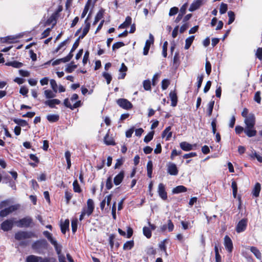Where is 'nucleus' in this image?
<instances>
[{"instance_id":"obj_1","label":"nucleus","mask_w":262,"mask_h":262,"mask_svg":"<svg viewBox=\"0 0 262 262\" xmlns=\"http://www.w3.org/2000/svg\"><path fill=\"white\" fill-rule=\"evenodd\" d=\"M95 208L94 201L92 199H89L86 202V206L83 208L79 220H82L85 216H90L94 211Z\"/></svg>"},{"instance_id":"obj_2","label":"nucleus","mask_w":262,"mask_h":262,"mask_svg":"<svg viewBox=\"0 0 262 262\" xmlns=\"http://www.w3.org/2000/svg\"><path fill=\"white\" fill-rule=\"evenodd\" d=\"M33 237H36V235L34 233L31 231H20L16 232L15 234V238L17 241H22Z\"/></svg>"},{"instance_id":"obj_3","label":"nucleus","mask_w":262,"mask_h":262,"mask_svg":"<svg viewBox=\"0 0 262 262\" xmlns=\"http://www.w3.org/2000/svg\"><path fill=\"white\" fill-rule=\"evenodd\" d=\"M32 220L29 217H26L15 222L16 225L19 228L28 227L32 223Z\"/></svg>"},{"instance_id":"obj_4","label":"nucleus","mask_w":262,"mask_h":262,"mask_svg":"<svg viewBox=\"0 0 262 262\" xmlns=\"http://www.w3.org/2000/svg\"><path fill=\"white\" fill-rule=\"evenodd\" d=\"M244 123L246 124V127L248 128H254L255 124V117L253 114H249L247 117L244 120Z\"/></svg>"},{"instance_id":"obj_5","label":"nucleus","mask_w":262,"mask_h":262,"mask_svg":"<svg viewBox=\"0 0 262 262\" xmlns=\"http://www.w3.org/2000/svg\"><path fill=\"white\" fill-rule=\"evenodd\" d=\"M18 208L17 205H12L8 206L0 211V216L5 217L10 213L13 212Z\"/></svg>"},{"instance_id":"obj_6","label":"nucleus","mask_w":262,"mask_h":262,"mask_svg":"<svg viewBox=\"0 0 262 262\" xmlns=\"http://www.w3.org/2000/svg\"><path fill=\"white\" fill-rule=\"evenodd\" d=\"M117 103L120 107L125 110H129L133 107L132 104L126 99H119Z\"/></svg>"},{"instance_id":"obj_7","label":"nucleus","mask_w":262,"mask_h":262,"mask_svg":"<svg viewBox=\"0 0 262 262\" xmlns=\"http://www.w3.org/2000/svg\"><path fill=\"white\" fill-rule=\"evenodd\" d=\"M14 223L13 219L7 220L3 222L1 224V229L4 231L11 230Z\"/></svg>"},{"instance_id":"obj_8","label":"nucleus","mask_w":262,"mask_h":262,"mask_svg":"<svg viewBox=\"0 0 262 262\" xmlns=\"http://www.w3.org/2000/svg\"><path fill=\"white\" fill-rule=\"evenodd\" d=\"M154 37L151 34H149V38L146 41L145 46L143 49V55H147L151 45L154 43Z\"/></svg>"},{"instance_id":"obj_9","label":"nucleus","mask_w":262,"mask_h":262,"mask_svg":"<svg viewBox=\"0 0 262 262\" xmlns=\"http://www.w3.org/2000/svg\"><path fill=\"white\" fill-rule=\"evenodd\" d=\"M158 193L160 197L165 200L167 198V192L165 191V186L163 183H160L158 187Z\"/></svg>"},{"instance_id":"obj_10","label":"nucleus","mask_w":262,"mask_h":262,"mask_svg":"<svg viewBox=\"0 0 262 262\" xmlns=\"http://www.w3.org/2000/svg\"><path fill=\"white\" fill-rule=\"evenodd\" d=\"M247 225V220L243 219L241 220L237 224L236 227V231L237 233L242 232L246 228Z\"/></svg>"},{"instance_id":"obj_11","label":"nucleus","mask_w":262,"mask_h":262,"mask_svg":"<svg viewBox=\"0 0 262 262\" xmlns=\"http://www.w3.org/2000/svg\"><path fill=\"white\" fill-rule=\"evenodd\" d=\"M224 244L227 251L231 253L233 249V244L231 238L228 235L224 237Z\"/></svg>"},{"instance_id":"obj_12","label":"nucleus","mask_w":262,"mask_h":262,"mask_svg":"<svg viewBox=\"0 0 262 262\" xmlns=\"http://www.w3.org/2000/svg\"><path fill=\"white\" fill-rule=\"evenodd\" d=\"M167 172L170 175L176 176L178 173L177 166L173 163H169L167 164Z\"/></svg>"},{"instance_id":"obj_13","label":"nucleus","mask_w":262,"mask_h":262,"mask_svg":"<svg viewBox=\"0 0 262 262\" xmlns=\"http://www.w3.org/2000/svg\"><path fill=\"white\" fill-rule=\"evenodd\" d=\"M47 245V243L46 240H38L32 244V248L34 250H38L41 248L46 247Z\"/></svg>"},{"instance_id":"obj_14","label":"nucleus","mask_w":262,"mask_h":262,"mask_svg":"<svg viewBox=\"0 0 262 262\" xmlns=\"http://www.w3.org/2000/svg\"><path fill=\"white\" fill-rule=\"evenodd\" d=\"M180 146L184 151H189L193 149L195 145H192L187 142H182L180 144Z\"/></svg>"},{"instance_id":"obj_15","label":"nucleus","mask_w":262,"mask_h":262,"mask_svg":"<svg viewBox=\"0 0 262 262\" xmlns=\"http://www.w3.org/2000/svg\"><path fill=\"white\" fill-rule=\"evenodd\" d=\"M169 97L171 101V105L172 106H176L178 102V97L175 91H171L169 93Z\"/></svg>"},{"instance_id":"obj_16","label":"nucleus","mask_w":262,"mask_h":262,"mask_svg":"<svg viewBox=\"0 0 262 262\" xmlns=\"http://www.w3.org/2000/svg\"><path fill=\"white\" fill-rule=\"evenodd\" d=\"M202 0H196L190 5L189 11L192 12L198 9L202 5Z\"/></svg>"},{"instance_id":"obj_17","label":"nucleus","mask_w":262,"mask_h":262,"mask_svg":"<svg viewBox=\"0 0 262 262\" xmlns=\"http://www.w3.org/2000/svg\"><path fill=\"white\" fill-rule=\"evenodd\" d=\"M90 16V14L88 15L86 19L85 20V26L82 30V33L81 35V38H83L84 36L86 35V34L88 33L90 28V23L88 21Z\"/></svg>"},{"instance_id":"obj_18","label":"nucleus","mask_w":262,"mask_h":262,"mask_svg":"<svg viewBox=\"0 0 262 262\" xmlns=\"http://www.w3.org/2000/svg\"><path fill=\"white\" fill-rule=\"evenodd\" d=\"M80 101H78L74 103V104L72 105L69 101V100L67 98L64 99V104L67 107L70 108L71 109L73 110L75 108L78 107L80 106Z\"/></svg>"},{"instance_id":"obj_19","label":"nucleus","mask_w":262,"mask_h":262,"mask_svg":"<svg viewBox=\"0 0 262 262\" xmlns=\"http://www.w3.org/2000/svg\"><path fill=\"white\" fill-rule=\"evenodd\" d=\"M60 103V101L57 99H53L47 100L45 102V104L48 105L51 108L55 107V105L59 104Z\"/></svg>"},{"instance_id":"obj_20","label":"nucleus","mask_w":262,"mask_h":262,"mask_svg":"<svg viewBox=\"0 0 262 262\" xmlns=\"http://www.w3.org/2000/svg\"><path fill=\"white\" fill-rule=\"evenodd\" d=\"M124 178V172L121 171L119 173H118L114 179V184L116 185H119L121 182L122 181Z\"/></svg>"},{"instance_id":"obj_21","label":"nucleus","mask_w":262,"mask_h":262,"mask_svg":"<svg viewBox=\"0 0 262 262\" xmlns=\"http://www.w3.org/2000/svg\"><path fill=\"white\" fill-rule=\"evenodd\" d=\"M70 222L69 220H66L60 224V228L61 232L65 234L67 230L69 229Z\"/></svg>"},{"instance_id":"obj_22","label":"nucleus","mask_w":262,"mask_h":262,"mask_svg":"<svg viewBox=\"0 0 262 262\" xmlns=\"http://www.w3.org/2000/svg\"><path fill=\"white\" fill-rule=\"evenodd\" d=\"M171 130V127L168 126L166 127L162 133V137H166V140L168 141L172 136V132Z\"/></svg>"},{"instance_id":"obj_23","label":"nucleus","mask_w":262,"mask_h":262,"mask_svg":"<svg viewBox=\"0 0 262 262\" xmlns=\"http://www.w3.org/2000/svg\"><path fill=\"white\" fill-rule=\"evenodd\" d=\"M244 132L249 137H254L256 135V130L254 128H248L246 127L244 129Z\"/></svg>"},{"instance_id":"obj_24","label":"nucleus","mask_w":262,"mask_h":262,"mask_svg":"<svg viewBox=\"0 0 262 262\" xmlns=\"http://www.w3.org/2000/svg\"><path fill=\"white\" fill-rule=\"evenodd\" d=\"M127 70V67L125 65L124 63L121 64V68L119 69V71L121 74L119 75L118 78L119 79H123L126 75V72Z\"/></svg>"},{"instance_id":"obj_25","label":"nucleus","mask_w":262,"mask_h":262,"mask_svg":"<svg viewBox=\"0 0 262 262\" xmlns=\"http://www.w3.org/2000/svg\"><path fill=\"white\" fill-rule=\"evenodd\" d=\"M261 189V185L259 183H256L253 189L252 194L255 197H258Z\"/></svg>"},{"instance_id":"obj_26","label":"nucleus","mask_w":262,"mask_h":262,"mask_svg":"<svg viewBox=\"0 0 262 262\" xmlns=\"http://www.w3.org/2000/svg\"><path fill=\"white\" fill-rule=\"evenodd\" d=\"M132 23V18L130 16H127L125 21L121 24L119 26V29H124L129 26Z\"/></svg>"},{"instance_id":"obj_27","label":"nucleus","mask_w":262,"mask_h":262,"mask_svg":"<svg viewBox=\"0 0 262 262\" xmlns=\"http://www.w3.org/2000/svg\"><path fill=\"white\" fill-rule=\"evenodd\" d=\"M56 93L50 90H46L44 91V95L47 99L53 98L56 96Z\"/></svg>"},{"instance_id":"obj_28","label":"nucleus","mask_w":262,"mask_h":262,"mask_svg":"<svg viewBox=\"0 0 262 262\" xmlns=\"http://www.w3.org/2000/svg\"><path fill=\"white\" fill-rule=\"evenodd\" d=\"M41 257L31 255L28 256L26 258V262H39Z\"/></svg>"},{"instance_id":"obj_29","label":"nucleus","mask_w":262,"mask_h":262,"mask_svg":"<svg viewBox=\"0 0 262 262\" xmlns=\"http://www.w3.org/2000/svg\"><path fill=\"white\" fill-rule=\"evenodd\" d=\"M187 191V188L182 185L178 186L175 188H174L172 190V192L173 193H179L181 192H184Z\"/></svg>"},{"instance_id":"obj_30","label":"nucleus","mask_w":262,"mask_h":262,"mask_svg":"<svg viewBox=\"0 0 262 262\" xmlns=\"http://www.w3.org/2000/svg\"><path fill=\"white\" fill-rule=\"evenodd\" d=\"M104 143L107 145L115 144V141L113 138L111 137H110L108 134H106L104 137Z\"/></svg>"},{"instance_id":"obj_31","label":"nucleus","mask_w":262,"mask_h":262,"mask_svg":"<svg viewBox=\"0 0 262 262\" xmlns=\"http://www.w3.org/2000/svg\"><path fill=\"white\" fill-rule=\"evenodd\" d=\"M194 39V36H191L187 38L185 40V49L186 50L188 49L191 45Z\"/></svg>"},{"instance_id":"obj_32","label":"nucleus","mask_w":262,"mask_h":262,"mask_svg":"<svg viewBox=\"0 0 262 262\" xmlns=\"http://www.w3.org/2000/svg\"><path fill=\"white\" fill-rule=\"evenodd\" d=\"M147 176L149 178L152 177V163L151 161H149L147 163Z\"/></svg>"},{"instance_id":"obj_33","label":"nucleus","mask_w":262,"mask_h":262,"mask_svg":"<svg viewBox=\"0 0 262 262\" xmlns=\"http://www.w3.org/2000/svg\"><path fill=\"white\" fill-rule=\"evenodd\" d=\"M250 251L254 254L257 259H261V253L256 247H251L250 248Z\"/></svg>"},{"instance_id":"obj_34","label":"nucleus","mask_w":262,"mask_h":262,"mask_svg":"<svg viewBox=\"0 0 262 262\" xmlns=\"http://www.w3.org/2000/svg\"><path fill=\"white\" fill-rule=\"evenodd\" d=\"M7 66H11L15 68H19L23 66V63L16 61H10L6 63Z\"/></svg>"},{"instance_id":"obj_35","label":"nucleus","mask_w":262,"mask_h":262,"mask_svg":"<svg viewBox=\"0 0 262 262\" xmlns=\"http://www.w3.org/2000/svg\"><path fill=\"white\" fill-rule=\"evenodd\" d=\"M134 245V242L133 241H129L126 242L124 244L123 249L124 250H128L131 249Z\"/></svg>"},{"instance_id":"obj_36","label":"nucleus","mask_w":262,"mask_h":262,"mask_svg":"<svg viewBox=\"0 0 262 262\" xmlns=\"http://www.w3.org/2000/svg\"><path fill=\"white\" fill-rule=\"evenodd\" d=\"M143 234L147 238H149L151 236V231L149 227H144L143 228Z\"/></svg>"},{"instance_id":"obj_37","label":"nucleus","mask_w":262,"mask_h":262,"mask_svg":"<svg viewBox=\"0 0 262 262\" xmlns=\"http://www.w3.org/2000/svg\"><path fill=\"white\" fill-rule=\"evenodd\" d=\"M43 234L48 238V239L50 242L51 244L53 243H55V241L56 240L52 237V234L50 233L49 231H43Z\"/></svg>"},{"instance_id":"obj_38","label":"nucleus","mask_w":262,"mask_h":262,"mask_svg":"<svg viewBox=\"0 0 262 262\" xmlns=\"http://www.w3.org/2000/svg\"><path fill=\"white\" fill-rule=\"evenodd\" d=\"M52 244L54 246L55 250L56 251V253L58 255H59L60 254H62L61 250H62V246L61 245H59L57 243V241H55V243H53Z\"/></svg>"},{"instance_id":"obj_39","label":"nucleus","mask_w":262,"mask_h":262,"mask_svg":"<svg viewBox=\"0 0 262 262\" xmlns=\"http://www.w3.org/2000/svg\"><path fill=\"white\" fill-rule=\"evenodd\" d=\"M47 118L49 121L54 122L59 119V116L57 115H49L47 116Z\"/></svg>"},{"instance_id":"obj_40","label":"nucleus","mask_w":262,"mask_h":262,"mask_svg":"<svg viewBox=\"0 0 262 262\" xmlns=\"http://www.w3.org/2000/svg\"><path fill=\"white\" fill-rule=\"evenodd\" d=\"M214 104V101H210L208 104L207 113L209 116H210L212 113V110Z\"/></svg>"},{"instance_id":"obj_41","label":"nucleus","mask_w":262,"mask_h":262,"mask_svg":"<svg viewBox=\"0 0 262 262\" xmlns=\"http://www.w3.org/2000/svg\"><path fill=\"white\" fill-rule=\"evenodd\" d=\"M14 122L21 126H25L28 125L27 122L25 120L20 119H14Z\"/></svg>"},{"instance_id":"obj_42","label":"nucleus","mask_w":262,"mask_h":262,"mask_svg":"<svg viewBox=\"0 0 262 262\" xmlns=\"http://www.w3.org/2000/svg\"><path fill=\"white\" fill-rule=\"evenodd\" d=\"M154 132H150L144 138V141L146 143H148L154 137Z\"/></svg>"},{"instance_id":"obj_43","label":"nucleus","mask_w":262,"mask_h":262,"mask_svg":"<svg viewBox=\"0 0 262 262\" xmlns=\"http://www.w3.org/2000/svg\"><path fill=\"white\" fill-rule=\"evenodd\" d=\"M143 88L146 91H149L151 89V82L149 80H145L143 83Z\"/></svg>"},{"instance_id":"obj_44","label":"nucleus","mask_w":262,"mask_h":262,"mask_svg":"<svg viewBox=\"0 0 262 262\" xmlns=\"http://www.w3.org/2000/svg\"><path fill=\"white\" fill-rule=\"evenodd\" d=\"M228 15L229 17L228 24H232L235 19V15L233 12L230 11L228 12Z\"/></svg>"},{"instance_id":"obj_45","label":"nucleus","mask_w":262,"mask_h":262,"mask_svg":"<svg viewBox=\"0 0 262 262\" xmlns=\"http://www.w3.org/2000/svg\"><path fill=\"white\" fill-rule=\"evenodd\" d=\"M166 239H164L162 241H161L159 244V248L163 251L164 252H165L166 253V255H167V253H166Z\"/></svg>"},{"instance_id":"obj_46","label":"nucleus","mask_w":262,"mask_h":262,"mask_svg":"<svg viewBox=\"0 0 262 262\" xmlns=\"http://www.w3.org/2000/svg\"><path fill=\"white\" fill-rule=\"evenodd\" d=\"M227 5L223 3H221L220 8V13L221 14H224L227 10Z\"/></svg>"},{"instance_id":"obj_47","label":"nucleus","mask_w":262,"mask_h":262,"mask_svg":"<svg viewBox=\"0 0 262 262\" xmlns=\"http://www.w3.org/2000/svg\"><path fill=\"white\" fill-rule=\"evenodd\" d=\"M50 84L53 91H54L55 93H57L58 85L56 81L54 79H51L50 80Z\"/></svg>"},{"instance_id":"obj_48","label":"nucleus","mask_w":262,"mask_h":262,"mask_svg":"<svg viewBox=\"0 0 262 262\" xmlns=\"http://www.w3.org/2000/svg\"><path fill=\"white\" fill-rule=\"evenodd\" d=\"M73 189L75 192H80L81 191V189L80 186L78 184V181L77 180H75L73 184Z\"/></svg>"},{"instance_id":"obj_49","label":"nucleus","mask_w":262,"mask_h":262,"mask_svg":"<svg viewBox=\"0 0 262 262\" xmlns=\"http://www.w3.org/2000/svg\"><path fill=\"white\" fill-rule=\"evenodd\" d=\"M102 17H103L102 12H101V11L98 12L95 17V19L93 23V25H96L99 21V20L102 18Z\"/></svg>"},{"instance_id":"obj_50","label":"nucleus","mask_w":262,"mask_h":262,"mask_svg":"<svg viewBox=\"0 0 262 262\" xmlns=\"http://www.w3.org/2000/svg\"><path fill=\"white\" fill-rule=\"evenodd\" d=\"M205 70L206 73L209 75L211 71V66L209 61H206L205 63Z\"/></svg>"},{"instance_id":"obj_51","label":"nucleus","mask_w":262,"mask_h":262,"mask_svg":"<svg viewBox=\"0 0 262 262\" xmlns=\"http://www.w3.org/2000/svg\"><path fill=\"white\" fill-rule=\"evenodd\" d=\"M17 36H9L5 39V41L8 42L9 43L13 42L14 40L18 38Z\"/></svg>"},{"instance_id":"obj_52","label":"nucleus","mask_w":262,"mask_h":262,"mask_svg":"<svg viewBox=\"0 0 262 262\" xmlns=\"http://www.w3.org/2000/svg\"><path fill=\"white\" fill-rule=\"evenodd\" d=\"M77 220H74L72 221L71 223V226H72V230L73 233H75L77 229Z\"/></svg>"},{"instance_id":"obj_53","label":"nucleus","mask_w":262,"mask_h":262,"mask_svg":"<svg viewBox=\"0 0 262 262\" xmlns=\"http://www.w3.org/2000/svg\"><path fill=\"white\" fill-rule=\"evenodd\" d=\"M76 65L73 64L71 63L68 65V67L66 69V71L68 73H71L76 68Z\"/></svg>"},{"instance_id":"obj_54","label":"nucleus","mask_w":262,"mask_h":262,"mask_svg":"<svg viewBox=\"0 0 262 262\" xmlns=\"http://www.w3.org/2000/svg\"><path fill=\"white\" fill-rule=\"evenodd\" d=\"M169 85V81L168 79H165L162 81V89L163 90L167 89Z\"/></svg>"},{"instance_id":"obj_55","label":"nucleus","mask_w":262,"mask_h":262,"mask_svg":"<svg viewBox=\"0 0 262 262\" xmlns=\"http://www.w3.org/2000/svg\"><path fill=\"white\" fill-rule=\"evenodd\" d=\"M231 187L233 189V194L234 197L236 196L237 191V187L236 183L235 181H233L231 183Z\"/></svg>"},{"instance_id":"obj_56","label":"nucleus","mask_w":262,"mask_h":262,"mask_svg":"<svg viewBox=\"0 0 262 262\" xmlns=\"http://www.w3.org/2000/svg\"><path fill=\"white\" fill-rule=\"evenodd\" d=\"M103 76L104 77V78L106 79L107 84H108L110 83L111 80H112V76L111 74L107 73H103Z\"/></svg>"},{"instance_id":"obj_57","label":"nucleus","mask_w":262,"mask_h":262,"mask_svg":"<svg viewBox=\"0 0 262 262\" xmlns=\"http://www.w3.org/2000/svg\"><path fill=\"white\" fill-rule=\"evenodd\" d=\"M168 42L167 41H165L163 45V51L162 54L164 57L167 56V48Z\"/></svg>"},{"instance_id":"obj_58","label":"nucleus","mask_w":262,"mask_h":262,"mask_svg":"<svg viewBox=\"0 0 262 262\" xmlns=\"http://www.w3.org/2000/svg\"><path fill=\"white\" fill-rule=\"evenodd\" d=\"M9 201L5 200L0 202V209L5 208L9 205Z\"/></svg>"},{"instance_id":"obj_59","label":"nucleus","mask_w":262,"mask_h":262,"mask_svg":"<svg viewBox=\"0 0 262 262\" xmlns=\"http://www.w3.org/2000/svg\"><path fill=\"white\" fill-rule=\"evenodd\" d=\"M203 78H204V76L202 74L199 75L198 77V82H197L198 89H200V87L201 86V84L203 82Z\"/></svg>"},{"instance_id":"obj_60","label":"nucleus","mask_w":262,"mask_h":262,"mask_svg":"<svg viewBox=\"0 0 262 262\" xmlns=\"http://www.w3.org/2000/svg\"><path fill=\"white\" fill-rule=\"evenodd\" d=\"M124 45V44L123 42H117L113 45L112 48L114 50L123 47Z\"/></svg>"},{"instance_id":"obj_61","label":"nucleus","mask_w":262,"mask_h":262,"mask_svg":"<svg viewBox=\"0 0 262 262\" xmlns=\"http://www.w3.org/2000/svg\"><path fill=\"white\" fill-rule=\"evenodd\" d=\"M178 12V8L177 7H174L171 8L170 9L169 12V15L170 16H173L175 14H176Z\"/></svg>"},{"instance_id":"obj_62","label":"nucleus","mask_w":262,"mask_h":262,"mask_svg":"<svg viewBox=\"0 0 262 262\" xmlns=\"http://www.w3.org/2000/svg\"><path fill=\"white\" fill-rule=\"evenodd\" d=\"M256 57L260 60H262V48H258L256 52Z\"/></svg>"},{"instance_id":"obj_63","label":"nucleus","mask_w":262,"mask_h":262,"mask_svg":"<svg viewBox=\"0 0 262 262\" xmlns=\"http://www.w3.org/2000/svg\"><path fill=\"white\" fill-rule=\"evenodd\" d=\"M260 92L258 91L256 92L254 95V99L258 103H260L261 101V97L260 96Z\"/></svg>"},{"instance_id":"obj_64","label":"nucleus","mask_w":262,"mask_h":262,"mask_svg":"<svg viewBox=\"0 0 262 262\" xmlns=\"http://www.w3.org/2000/svg\"><path fill=\"white\" fill-rule=\"evenodd\" d=\"M113 185L112 182V179L111 177H109L106 180V187L107 189H110L112 188Z\"/></svg>"}]
</instances>
